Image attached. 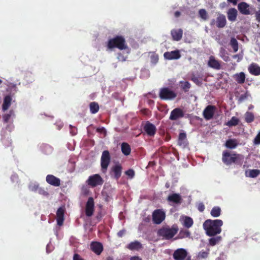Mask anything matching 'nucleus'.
<instances>
[{
    "label": "nucleus",
    "instance_id": "obj_1",
    "mask_svg": "<svg viewBox=\"0 0 260 260\" xmlns=\"http://www.w3.org/2000/svg\"><path fill=\"white\" fill-rule=\"evenodd\" d=\"M222 224L223 222L220 219H207L204 222L203 228L208 236H214L221 233Z\"/></svg>",
    "mask_w": 260,
    "mask_h": 260
},
{
    "label": "nucleus",
    "instance_id": "obj_2",
    "mask_svg": "<svg viewBox=\"0 0 260 260\" xmlns=\"http://www.w3.org/2000/svg\"><path fill=\"white\" fill-rule=\"evenodd\" d=\"M107 47L109 49L117 48L120 50L125 49L127 47L125 40L121 36H117L110 39L108 42Z\"/></svg>",
    "mask_w": 260,
    "mask_h": 260
},
{
    "label": "nucleus",
    "instance_id": "obj_3",
    "mask_svg": "<svg viewBox=\"0 0 260 260\" xmlns=\"http://www.w3.org/2000/svg\"><path fill=\"white\" fill-rule=\"evenodd\" d=\"M241 156L240 154H231L229 151H224L222 152V160L226 165H230L233 163H236L238 160L240 159Z\"/></svg>",
    "mask_w": 260,
    "mask_h": 260
},
{
    "label": "nucleus",
    "instance_id": "obj_4",
    "mask_svg": "<svg viewBox=\"0 0 260 260\" xmlns=\"http://www.w3.org/2000/svg\"><path fill=\"white\" fill-rule=\"evenodd\" d=\"M177 233V230L175 228H162L158 231L159 236L164 239L169 240L172 238Z\"/></svg>",
    "mask_w": 260,
    "mask_h": 260
},
{
    "label": "nucleus",
    "instance_id": "obj_5",
    "mask_svg": "<svg viewBox=\"0 0 260 260\" xmlns=\"http://www.w3.org/2000/svg\"><path fill=\"white\" fill-rule=\"evenodd\" d=\"M86 182L90 186L95 187L102 185L104 183V180L99 174H95L90 176Z\"/></svg>",
    "mask_w": 260,
    "mask_h": 260
},
{
    "label": "nucleus",
    "instance_id": "obj_6",
    "mask_svg": "<svg viewBox=\"0 0 260 260\" xmlns=\"http://www.w3.org/2000/svg\"><path fill=\"white\" fill-rule=\"evenodd\" d=\"M176 96V93L169 88L165 87L160 89L159 96L161 100H171L175 99Z\"/></svg>",
    "mask_w": 260,
    "mask_h": 260
},
{
    "label": "nucleus",
    "instance_id": "obj_7",
    "mask_svg": "<svg viewBox=\"0 0 260 260\" xmlns=\"http://www.w3.org/2000/svg\"><path fill=\"white\" fill-rule=\"evenodd\" d=\"M111 157L109 151L104 150L101 158V170L103 173H106L110 162Z\"/></svg>",
    "mask_w": 260,
    "mask_h": 260
},
{
    "label": "nucleus",
    "instance_id": "obj_8",
    "mask_svg": "<svg viewBox=\"0 0 260 260\" xmlns=\"http://www.w3.org/2000/svg\"><path fill=\"white\" fill-rule=\"evenodd\" d=\"M226 24V20L225 15L219 13L216 20L212 19L210 22V25L213 26L216 25L218 28H223Z\"/></svg>",
    "mask_w": 260,
    "mask_h": 260
},
{
    "label": "nucleus",
    "instance_id": "obj_9",
    "mask_svg": "<svg viewBox=\"0 0 260 260\" xmlns=\"http://www.w3.org/2000/svg\"><path fill=\"white\" fill-rule=\"evenodd\" d=\"M165 218V213L160 209H156L152 213V220L155 224H160Z\"/></svg>",
    "mask_w": 260,
    "mask_h": 260
},
{
    "label": "nucleus",
    "instance_id": "obj_10",
    "mask_svg": "<svg viewBox=\"0 0 260 260\" xmlns=\"http://www.w3.org/2000/svg\"><path fill=\"white\" fill-rule=\"evenodd\" d=\"M216 107L213 105H208L203 111V115L206 120L211 119L214 115Z\"/></svg>",
    "mask_w": 260,
    "mask_h": 260
},
{
    "label": "nucleus",
    "instance_id": "obj_11",
    "mask_svg": "<svg viewBox=\"0 0 260 260\" xmlns=\"http://www.w3.org/2000/svg\"><path fill=\"white\" fill-rule=\"evenodd\" d=\"M94 210V202L92 197H89L85 206V214L88 217L93 215Z\"/></svg>",
    "mask_w": 260,
    "mask_h": 260
},
{
    "label": "nucleus",
    "instance_id": "obj_12",
    "mask_svg": "<svg viewBox=\"0 0 260 260\" xmlns=\"http://www.w3.org/2000/svg\"><path fill=\"white\" fill-rule=\"evenodd\" d=\"M143 129L146 134L150 137L154 136L156 132L155 126L149 121L146 122L144 126Z\"/></svg>",
    "mask_w": 260,
    "mask_h": 260
},
{
    "label": "nucleus",
    "instance_id": "obj_13",
    "mask_svg": "<svg viewBox=\"0 0 260 260\" xmlns=\"http://www.w3.org/2000/svg\"><path fill=\"white\" fill-rule=\"evenodd\" d=\"M238 9L239 12L243 15H248L252 14L250 11V6L246 2H241L238 5Z\"/></svg>",
    "mask_w": 260,
    "mask_h": 260
},
{
    "label": "nucleus",
    "instance_id": "obj_14",
    "mask_svg": "<svg viewBox=\"0 0 260 260\" xmlns=\"http://www.w3.org/2000/svg\"><path fill=\"white\" fill-rule=\"evenodd\" d=\"M164 58L168 60L178 59L181 57L180 51L178 50L166 52L164 54Z\"/></svg>",
    "mask_w": 260,
    "mask_h": 260
},
{
    "label": "nucleus",
    "instance_id": "obj_15",
    "mask_svg": "<svg viewBox=\"0 0 260 260\" xmlns=\"http://www.w3.org/2000/svg\"><path fill=\"white\" fill-rule=\"evenodd\" d=\"M186 251L182 248L176 250L173 254L175 260H184L187 256Z\"/></svg>",
    "mask_w": 260,
    "mask_h": 260
},
{
    "label": "nucleus",
    "instance_id": "obj_16",
    "mask_svg": "<svg viewBox=\"0 0 260 260\" xmlns=\"http://www.w3.org/2000/svg\"><path fill=\"white\" fill-rule=\"evenodd\" d=\"M184 115L182 110L177 108L171 111L169 119L171 120H176L180 118L183 117Z\"/></svg>",
    "mask_w": 260,
    "mask_h": 260
},
{
    "label": "nucleus",
    "instance_id": "obj_17",
    "mask_svg": "<svg viewBox=\"0 0 260 260\" xmlns=\"http://www.w3.org/2000/svg\"><path fill=\"white\" fill-rule=\"evenodd\" d=\"M46 181L48 184L55 187H58L60 185V179L53 175H47Z\"/></svg>",
    "mask_w": 260,
    "mask_h": 260
},
{
    "label": "nucleus",
    "instance_id": "obj_18",
    "mask_svg": "<svg viewBox=\"0 0 260 260\" xmlns=\"http://www.w3.org/2000/svg\"><path fill=\"white\" fill-rule=\"evenodd\" d=\"M64 212L65 208L64 207H59L56 212V221L59 226H61L63 223Z\"/></svg>",
    "mask_w": 260,
    "mask_h": 260
},
{
    "label": "nucleus",
    "instance_id": "obj_19",
    "mask_svg": "<svg viewBox=\"0 0 260 260\" xmlns=\"http://www.w3.org/2000/svg\"><path fill=\"white\" fill-rule=\"evenodd\" d=\"M90 248L97 255H100L103 250V245L98 242H92L90 244Z\"/></svg>",
    "mask_w": 260,
    "mask_h": 260
},
{
    "label": "nucleus",
    "instance_id": "obj_20",
    "mask_svg": "<svg viewBox=\"0 0 260 260\" xmlns=\"http://www.w3.org/2000/svg\"><path fill=\"white\" fill-rule=\"evenodd\" d=\"M182 200L181 196L179 194L176 193L170 194L167 198L168 202L176 204H180Z\"/></svg>",
    "mask_w": 260,
    "mask_h": 260
},
{
    "label": "nucleus",
    "instance_id": "obj_21",
    "mask_svg": "<svg viewBox=\"0 0 260 260\" xmlns=\"http://www.w3.org/2000/svg\"><path fill=\"white\" fill-rule=\"evenodd\" d=\"M122 169V166L119 163L115 165L111 168V172L113 173L114 178L116 179H118L120 177Z\"/></svg>",
    "mask_w": 260,
    "mask_h": 260
},
{
    "label": "nucleus",
    "instance_id": "obj_22",
    "mask_svg": "<svg viewBox=\"0 0 260 260\" xmlns=\"http://www.w3.org/2000/svg\"><path fill=\"white\" fill-rule=\"evenodd\" d=\"M208 65L210 67L216 70H220L221 68V64L220 62L218 60L215 59L213 56H211L209 57V59L208 62Z\"/></svg>",
    "mask_w": 260,
    "mask_h": 260
},
{
    "label": "nucleus",
    "instance_id": "obj_23",
    "mask_svg": "<svg viewBox=\"0 0 260 260\" xmlns=\"http://www.w3.org/2000/svg\"><path fill=\"white\" fill-rule=\"evenodd\" d=\"M171 35L174 41H179L182 38L183 30L180 28L178 29H173L171 31Z\"/></svg>",
    "mask_w": 260,
    "mask_h": 260
},
{
    "label": "nucleus",
    "instance_id": "obj_24",
    "mask_svg": "<svg viewBox=\"0 0 260 260\" xmlns=\"http://www.w3.org/2000/svg\"><path fill=\"white\" fill-rule=\"evenodd\" d=\"M248 71L252 75H260V67L255 63H252L249 66Z\"/></svg>",
    "mask_w": 260,
    "mask_h": 260
},
{
    "label": "nucleus",
    "instance_id": "obj_25",
    "mask_svg": "<svg viewBox=\"0 0 260 260\" xmlns=\"http://www.w3.org/2000/svg\"><path fill=\"white\" fill-rule=\"evenodd\" d=\"M178 144L180 146L185 147L187 144L186 134L184 132L180 133L178 138Z\"/></svg>",
    "mask_w": 260,
    "mask_h": 260
},
{
    "label": "nucleus",
    "instance_id": "obj_26",
    "mask_svg": "<svg viewBox=\"0 0 260 260\" xmlns=\"http://www.w3.org/2000/svg\"><path fill=\"white\" fill-rule=\"evenodd\" d=\"M238 12L235 8H230L228 12V18L230 21H235L237 17Z\"/></svg>",
    "mask_w": 260,
    "mask_h": 260
},
{
    "label": "nucleus",
    "instance_id": "obj_27",
    "mask_svg": "<svg viewBox=\"0 0 260 260\" xmlns=\"http://www.w3.org/2000/svg\"><path fill=\"white\" fill-rule=\"evenodd\" d=\"M126 248L131 250H138L142 248V246L140 242L135 241L128 244Z\"/></svg>",
    "mask_w": 260,
    "mask_h": 260
},
{
    "label": "nucleus",
    "instance_id": "obj_28",
    "mask_svg": "<svg viewBox=\"0 0 260 260\" xmlns=\"http://www.w3.org/2000/svg\"><path fill=\"white\" fill-rule=\"evenodd\" d=\"M238 142L235 139H230L226 140L225 143V146L229 149H233L238 146Z\"/></svg>",
    "mask_w": 260,
    "mask_h": 260
},
{
    "label": "nucleus",
    "instance_id": "obj_29",
    "mask_svg": "<svg viewBox=\"0 0 260 260\" xmlns=\"http://www.w3.org/2000/svg\"><path fill=\"white\" fill-rule=\"evenodd\" d=\"M12 98L10 95H7L5 97L4 103L2 105V110L5 111L9 109L11 105Z\"/></svg>",
    "mask_w": 260,
    "mask_h": 260
},
{
    "label": "nucleus",
    "instance_id": "obj_30",
    "mask_svg": "<svg viewBox=\"0 0 260 260\" xmlns=\"http://www.w3.org/2000/svg\"><path fill=\"white\" fill-rule=\"evenodd\" d=\"M121 151L125 155H128L131 152V148L129 145L125 142H123L121 145Z\"/></svg>",
    "mask_w": 260,
    "mask_h": 260
},
{
    "label": "nucleus",
    "instance_id": "obj_31",
    "mask_svg": "<svg viewBox=\"0 0 260 260\" xmlns=\"http://www.w3.org/2000/svg\"><path fill=\"white\" fill-rule=\"evenodd\" d=\"M235 80L239 84L244 83L245 80V75L243 72H241L239 74H236L234 76Z\"/></svg>",
    "mask_w": 260,
    "mask_h": 260
},
{
    "label": "nucleus",
    "instance_id": "obj_32",
    "mask_svg": "<svg viewBox=\"0 0 260 260\" xmlns=\"http://www.w3.org/2000/svg\"><path fill=\"white\" fill-rule=\"evenodd\" d=\"M90 111L92 114L96 113L99 110V106L98 103L93 102L89 104Z\"/></svg>",
    "mask_w": 260,
    "mask_h": 260
},
{
    "label": "nucleus",
    "instance_id": "obj_33",
    "mask_svg": "<svg viewBox=\"0 0 260 260\" xmlns=\"http://www.w3.org/2000/svg\"><path fill=\"white\" fill-rule=\"evenodd\" d=\"M210 214L212 217H219L221 214V209L218 206L214 207L210 212Z\"/></svg>",
    "mask_w": 260,
    "mask_h": 260
},
{
    "label": "nucleus",
    "instance_id": "obj_34",
    "mask_svg": "<svg viewBox=\"0 0 260 260\" xmlns=\"http://www.w3.org/2000/svg\"><path fill=\"white\" fill-rule=\"evenodd\" d=\"M254 116L253 114L250 112H247L245 114V120L247 123H251L254 121Z\"/></svg>",
    "mask_w": 260,
    "mask_h": 260
},
{
    "label": "nucleus",
    "instance_id": "obj_35",
    "mask_svg": "<svg viewBox=\"0 0 260 260\" xmlns=\"http://www.w3.org/2000/svg\"><path fill=\"white\" fill-rule=\"evenodd\" d=\"M239 120L238 118L233 116L230 120H229L226 124V125L231 127L233 126H236L238 124Z\"/></svg>",
    "mask_w": 260,
    "mask_h": 260
},
{
    "label": "nucleus",
    "instance_id": "obj_36",
    "mask_svg": "<svg viewBox=\"0 0 260 260\" xmlns=\"http://www.w3.org/2000/svg\"><path fill=\"white\" fill-rule=\"evenodd\" d=\"M230 45L232 47L234 52H236L238 50V42L235 38H232L231 39Z\"/></svg>",
    "mask_w": 260,
    "mask_h": 260
},
{
    "label": "nucleus",
    "instance_id": "obj_37",
    "mask_svg": "<svg viewBox=\"0 0 260 260\" xmlns=\"http://www.w3.org/2000/svg\"><path fill=\"white\" fill-rule=\"evenodd\" d=\"M180 84H181V88L184 92L188 91L191 85L188 81H180Z\"/></svg>",
    "mask_w": 260,
    "mask_h": 260
},
{
    "label": "nucleus",
    "instance_id": "obj_38",
    "mask_svg": "<svg viewBox=\"0 0 260 260\" xmlns=\"http://www.w3.org/2000/svg\"><path fill=\"white\" fill-rule=\"evenodd\" d=\"M193 224V220L189 217H186L184 220V225L187 228H190Z\"/></svg>",
    "mask_w": 260,
    "mask_h": 260
},
{
    "label": "nucleus",
    "instance_id": "obj_39",
    "mask_svg": "<svg viewBox=\"0 0 260 260\" xmlns=\"http://www.w3.org/2000/svg\"><path fill=\"white\" fill-rule=\"evenodd\" d=\"M221 240V237L211 238L209 240V243L211 246H214Z\"/></svg>",
    "mask_w": 260,
    "mask_h": 260
},
{
    "label": "nucleus",
    "instance_id": "obj_40",
    "mask_svg": "<svg viewBox=\"0 0 260 260\" xmlns=\"http://www.w3.org/2000/svg\"><path fill=\"white\" fill-rule=\"evenodd\" d=\"M260 174V170L253 169L249 171V176L251 178H255Z\"/></svg>",
    "mask_w": 260,
    "mask_h": 260
},
{
    "label": "nucleus",
    "instance_id": "obj_41",
    "mask_svg": "<svg viewBox=\"0 0 260 260\" xmlns=\"http://www.w3.org/2000/svg\"><path fill=\"white\" fill-rule=\"evenodd\" d=\"M199 14L200 17L204 20H206L208 18V14L207 11L204 9H200L199 11Z\"/></svg>",
    "mask_w": 260,
    "mask_h": 260
},
{
    "label": "nucleus",
    "instance_id": "obj_42",
    "mask_svg": "<svg viewBox=\"0 0 260 260\" xmlns=\"http://www.w3.org/2000/svg\"><path fill=\"white\" fill-rule=\"evenodd\" d=\"M191 80L198 85H200L202 84V79L201 78L198 76H196L194 74L192 75Z\"/></svg>",
    "mask_w": 260,
    "mask_h": 260
},
{
    "label": "nucleus",
    "instance_id": "obj_43",
    "mask_svg": "<svg viewBox=\"0 0 260 260\" xmlns=\"http://www.w3.org/2000/svg\"><path fill=\"white\" fill-rule=\"evenodd\" d=\"M158 55L156 53H153L150 56L151 62L154 64H155L158 62Z\"/></svg>",
    "mask_w": 260,
    "mask_h": 260
},
{
    "label": "nucleus",
    "instance_id": "obj_44",
    "mask_svg": "<svg viewBox=\"0 0 260 260\" xmlns=\"http://www.w3.org/2000/svg\"><path fill=\"white\" fill-rule=\"evenodd\" d=\"M13 113V111H10L9 113L3 115V119L5 122L8 123Z\"/></svg>",
    "mask_w": 260,
    "mask_h": 260
},
{
    "label": "nucleus",
    "instance_id": "obj_45",
    "mask_svg": "<svg viewBox=\"0 0 260 260\" xmlns=\"http://www.w3.org/2000/svg\"><path fill=\"white\" fill-rule=\"evenodd\" d=\"M125 173L131 179L134 178L135 175V171L133 169H128L125 171Z\"/></svg>",
    "mask_w": 260,
    "mask_h": 260
},
{
    "label": "nucleus",
    "instance_id": "obj_46",
    "mask_svg": "<svg viewBox=\"0 0 260 260\" xmlns=\"http://www.w3.org/2000/svg\"><path fill=\"white\" fill-rule=\"evenodd\" d=\"M40 194H41L45 197H48L49 196V193L46 191L44 188L40 187L39 188L38 192Z\"/></svg>",
    "mask_w": 260,
    "mask_h": 260
},
{
    "label": "nucleus",
    "instance_id": "obj_47",
    "mask_svg": "<svg viewBox=\"0 0 260 260\" xmlns=\"http://www.w3.org/2000/svg\"><path fill=\"white\" fill-rule=\"evenodd\" d=\"M253 143L255 145L260 144V132L257 134L253 140Z\"/></svg>",
    "mask_w": 260,
    "mask_h": 260
},
{
    "label": "nucleus",
    "instance_id": "obj_48",
    "mask_svg": "<svg viewBox=\"0 0 260 260\" xmlns=\"http://www.w3.org/2000/svg\"><path fill=\"white\" fill-rule=\"evenodd\" d=\"M40 188V187H39L38 184H34L29 186L30 190H31L32 191L38 192L39 188Z\"/></svg>",
    "mask_w": 260,
    "mask_h": 260
},
{
    "label": "nucleus",
    "instance_id": "obj_49",
    "mask_svg": "<svg viewBox=\"0 0 260 260\" xmlns=\"http://www.w3.org/2000/svg\"><path fill=\"white\" fill-rule=\"evenodd\" d=\"M198 209L200 212H203L205 210V206L203 203H200L198 205Z\"/></svg>",
    "mask_w": 260,
    "mask_h": 260
},
{
    "label": "nucleus",
    "instance_id": "obj_50",
    "mask_svg": "<svg viewBox=\"0 0 260 260\" xmlns=\"http://www.w3.org/2000/svg\"><path fill=\"white\" fill-rule=\"evenodd\" d=\"M126 233V230L125 229H123L122 230L119 231L117 233V236L119 238L122 237Z\"/></svg>",
    "mask_w": 260,
    "mask_h": 260
},
{
    "label": "nucleus",
    "instance_id": "obj_51",
    "mask_svg": "<svg viewBox=\"0 0 260 260\" xmlns=\"http://www.w3.org/2000/svg\"><path fill=\"white\" fill-rule=\"evenodd\" d=\"M73 260H84L79 254H74Z\"/></svg>",
    "mask_w": 260,
    "mask_h": 260
},
{
    "label": "nucleus",
    "instance_id": "obj_52",
    "mask_svg": "<svg viewBox=\"0 0 260 260\" xmlns=\"http://www.w3.org/2000/svg\"><path fill=\"white\" fill-rule=\"evenodd\" d=\"M82 193L85 195V196H87L89 194V189L86 188V187H83L82 188Z\"/></svg>",
    "mask_w": 260,
    "mask_h": 260
},
{
    "label": "nucleus",
    "instance_id": "obj_53",
    "mask_svg": "<svg viewBox=\"0 0 260 260\" xmlns=\"http://www.w3.org/2000/svg\"><path fill=\"white\" fill-rule=\"evenodd\" d=\"M208 253L206 251L202 252L200 253V256L202 258H206L208 256Z\"/></svg>",
    "mask_w": 260,
    "mask_h": 260
},
{
    "label": "nucleus",
    "instance_id": "obj_54",
    "mask_svg": "<svg viewBox=\"0 0 260 260\" xmlns=\"http://www.w3.org/2000/svg\"><path fill=\"white\" fill-rule=\"evenodd\" d=\"M256 19L258 22H260V10L255 13Z\"/></svg>",
    "mask_w": 260,
    "mask_h": 260
},
{
    "label": "nucleus",
    "instance_id": "obj_55",
    "mask_svg": "<svg viewBox=\"0 0 260 260\" xmlns=\"http://www.w3.org/2000/svg\"><path fill=\"white\" fill-rule=\"evenodd\" d=\"M246 95L245 94H242L239 99V101L241 102L243 101L245 99H246Z\"/></svg>",
    "mask_w": 260,
    "mask_h": 260
},
{
    "label": "nucleus",
    "instance_id": "obj_56",
    "mask_svg": "<svg viewBox=\"0 0 260 260\" xmlns=\"http://www.w3.org/2000/svg\"><path fill=\"white\" fill-rule=\"evenodd\" d=\"M130 260H142V259L138 256H134L132 257Z\"/></svg>",
    "mask_w": 260,
    "mask_h": 260
},
{
    "label": "nucleus",
    "instance_id": "obj_57",
    "mask_svg": "<svg viewBox=\"0 0 260 260\" xmlns=\"http://www.w3.org/2000/svg\"><path fill=\"white\" fill-rule=\"evenodd\" d=\"M181 13L179 11H176L175 12L174 15L176 17H178L180 16Z\"/></svg>",
    "mask_w": 260,
    "mask_h": 260
},
{
    "label": "nucleus",
    "instance_id": "obj_58",
    "mask_svg": "<svg viewBox=\"0 0 260 260\" xmlns=\"http://www.w3.org/2000/svg\"><path fill=\"white\" fill-rule=\"evenodd\" d=\"M229 2L233 3L234 5H236L238 0H227Z\"/></svg>",
    "mask_w": 260,
    "mask_h": 260
},
{
    "label": "nucleus",
    "instance_id": "obj_59",
    "mask_svg": "<svg viewBox=\"0 0 260 260\" xmlns=\"http://www.w3.org/2000/svg\"><path fill=\"white\" fill-rule=\"evenodd\" d=\"M97 131L99 132H103L104 131H105V129L104 128V127H102V128H98L97 129Z\"/></svg>",
    "mask_w": 260,
    "mask_h": 260
},
{
    "label": "nucleus",
    "instance_id": "obj_60",
    "mask_svg": "<svg viewBox=\"0 0 260 260\" xmlns=\"http://www.w3.org/2000/svg\"><path fill=\"white\" fill-rule=\"evenodd\" d=\"M105 260H113V257L111 256H108L106 257Z\"/></svg>",
    "mask_w": 260,
    "mask_h": 260
},
{
    "label": "nucleus",
    "instance_id": "obj_61",
    "mask_svg": "<svg viewBox=\"0 0 260 260\" xmlns=\"http://www.w3.org/2000/svg\"><path fill=\"white\" fill-rule=\"evenodd\" d=\"M185 235L186 237H189L190 235V233L188 231L185 232Z\"/></svg>",
    "mask_w": 260,
    "mask_h": 260
},
{
    "label": "nucleus",
    "instance_id": "obj_62",
    "mask_svg": "<svg viewBox=\"0 0 260 260\" xmlns=\"http://www.w3.org/2000/svg\"><path fill=\"white\" fill-rule=\"evenodd\" d=\"M222 58H223V60H224V61H228V58H229V57H228V56H225V57H223Z\"/></svg>",
    "mask_w": 260,
    "mask_h": 260
},
{
    "label": "nucleus",
    "instance_id": "obj_63",
    "mask_svg": "<svg viewBox=\"0 0 260 260\" xmlns=\"http://www.w3.org/2000/svg\"><path fill=\"white\" fill-rule=\"evenodd\" d=\"M165 186H166V187L167 188H169V186H170V185H169V183H166Z\"/></svg>",
    "mask_w": 260,
    "mask_h": 260
},
{
    "label": "nucleus",
    "instance_id": "obj_64",
    "mask_svg": "<svg viewBox=\"0 0 260 260\" xmlns=\"http://www.w3.org/2000/svg\"><path fill=\"white\" fill-rule=\"evenodd\" d=\"M238 56V55L236 54V55H235L233 56V58H237Z\"/></svg>",
    "mask_w": 260,
    "mask_h": 260
}]
</instances>
